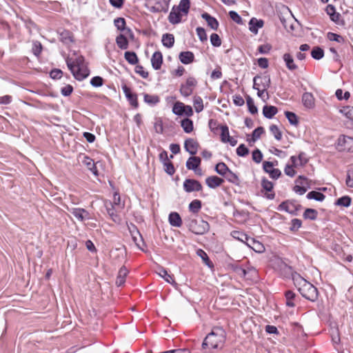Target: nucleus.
Instances as JSON below:
<instances>
[{
	"mask_svg": "<svg viewBox=\"0 0 353 353\" xmlns=\"http://www.w3.org/2000/svg\"><path fill=\"white\" fill-rule=\"evenodd\" d=\"M300 208V205H296L294 202L283 201L279 205V210H285L290 214H294Z\"/></svg>",
	"mask_w": 353,
	"mask_h": 353,
	"instance_id": "2eb2a0df",
	"label": "nucleus"
},
{
	"mask_svg": "<svg viewBox=\"0 0 353 353\" xmlns=\"http://www.w3.org/2000/svg\"><path fill=\"white\" fill-rule=\"evenodd\" d=\"M307 198L309 199H314L318 201H322L325 198V196L321 192L311 191L307 194Z\"/></svg>",
	"mask_w": 353,
	"mask_h": 353,
	"instance_id": "4c0bfd02",
	"label": "nucleus"
},
{
	"mask_svg": "<svg viewBox=\"0 0 353 353\" xmlns=\"http://www.w3.org/2000/svg\"><path fill=\"white\" fill-rule=\"evenodd\" d=\"M128 272H129L128 269L125 266H122L120 268L116 279V285L117 286L119 287L124 284L125 281V277L127 276Z\"/></svg>",
	"mask_w": 353,
	"mask_h": 353,
	"instance_id": "412c9836",
	"label": "nucleus"
},
{
	"mask_svg": "<svg viewBox=\"0 0 353 353\" xmlns=\"http://www.w3.org/2000/svg\"><path fill=\"white\" fill-rule=\"evenodd\" d=\"M105 205L108 214L110 215V216L112 218V219L114 222L119 221L120 220V219L119 218L118 215L114 212L115 210H114V205L112 204V203L110 201H108V202L106 201L105 203Z\"/></svg>",
	"mask_w": 353,
	"mask_h": 353,
	"instance_id": "cd10ccee",
	"label": "nucleus"
},
{
	"mask_svg": "<svg viewBox=\"0 0 353 353\" xmlns=\"http://www.w3.org/2000/svg\"><path fill=\"white\" fill-rule=\"evenodd\" d=\"M196 84L197 81L194 77H190L188 78L185 83L181 85V94L185 97L190 96Z\"/></svg>",
	"mask_w": 353,
	"mask_h": 353,
	"instance_id": "0eeeda50",
	"label": "nucleus"
},
{
	"mask_svg": "<svg viewBox=\"0 0 353 353\" xmlns=\"http://www.w3.org/2000/svg\"><path fill=\"white\" fill-rule=\"evenodd\" d=\"M163 165L165 167V171L170 175H172L174 172H175V170H174V165L172 164V162H170V161H168V162L166 163H163Z\"/></svg>",
	"mask_w": 353,
	"mask_h": 353,
	"instance_id": "774afa93",
	"label": "nucleus"
},
{
	"mask_svg": "<svg viewBox=\"0 0 353 353\" xmlns=\"http://www.w3.org/2000/svg\"><path fill=\"white\" fill-rule=\"evenodd\" d=\"M169 222L174 227H180L182 225V220L179 213L171 212L169 215Z\"/></svg>",
	"mask_w": 353,
	"mask_h": 353,
	"instance_id": "a878e982",
	"label": "nucleus"
},
{
	"mask_svg": "<svg viewBox=\"0 0 353 353\" xmlns=\"http://www.w3.org/2000/svg\"><path fill=\"white\" fill-rule=\"evenodd\" d=\"M270 130L276 140L280 141L282 139V132L279 129L277 125H271L270 127Z\"/></svg>",
	"mask_w": 353,
	"mask_h": 353,
	"instance_id": "864d4df0",
	"label": "nucleus"
},
{
	"mask_svg": "<svg viewBox=\"0 0 353 353\" xmlns=\"http://www.w3.org/2000/svg\"><path fill=\"white\" fill-rule=\"evenodd\" d=\"M236 154L239 157H245L249 154V150L244 144H241L236 149Z\"/></svg>",
	"mask_w": 353,
	"mask_h": 353,
	"instance_id": "680f3d73",
	"label": "nucleus"
},
{
	"mask_svg": "<svg viewBox=\"0 0 353 353\" xmlns=\"http://www.w3.org/2000/svg\"><path fill=\"white\" fill-rule=\"evenodd\" d=\"M201 17L205 19L208 25L214 30H216L219 27L218 21L213 17L210 16L208 13L204 12L201 14Z\"/></svg>",
	"mask_w": 353,
	"mask_h": 353,
	"instance_id": "4be33fe9",
	"label": "nucleus"
},
{
	"mask_svg": "<svg viewBox=\"0 0 353 353\" xmlns=\"http://www.w3.org/2000/svg\"><path fill=\"white\" fill-rule=\"evenodd\" d=\"M183 188L187 192H191L193 191L198 192L202 190V185L196 180L185 179L183 182Z\"/></svg>",
	"mask_w": 353,
	"mask_h": 353,
	"instance_id": "1a4fd4ad",
	"label": "nucleus"
},
{
	"mask_svg": "<svg viewBox=\"0 0 353 353\" xmlns=\"http://www.w3.org/2000/svg\"><path fill=\"white\" fill-rule=\"evenodd\" d=\"M253 88L259 86V88H263V90H268L270 87L271 80L269 75H256L253 79Z\"/></svg>",
	"mask_w": 353,
	"mask_h": 353,
	"instance_id": "6e6552de",
	"label": "nucleus"
},
{
	"mask_svg": "<svg viewBox=\"0 0 353 353\" xmlns=\"http://www.w3.org/2000/svg\"><path fill=\"white\" fill-rule=\"evenodd\" d=\"M134 230H130V232L132 234V239L134 242L135 243L136 245L142 251L145 252L144 249L142 248V246L140 245V242L142 243V245H144V242L143 240V238L140 234V232L137 230V228L135 226H133Z\"/></svg>",
	"mask_w": 353,
	"mask_h": 353,
	"instance_id": "aec40b11",
	"label": "nucleus"
},
{
	"mask_svg": "<svg viewBox=\"0 0 353 353\" xmlns=\"http://www.w3.org/2000/svg\"><path fill=\"white\" fill-rule=\"evenodd\" d=\"M201 208V202L199 200H194L189 205V209L193 213H197Z\"/></svg>",
	"mask_w": 353,
	"mask_h": 353,
	"instance_id": "8fccbe9b",
	"label": "nucleus"
},
{
	"mask_svg": "<svg viewBox=\"0 0 353 353\" xmlns=\"http://www.w3.org/2000/svg\"><path fill=\"white\" fill-rule=\"evenodd\" d=\"M83 163L87 166V168L96 176L98 175V171L97 167L94 164V161L90 157H85L83 160Z\"/></svg>",
	"mask_w": 353,
	"mask_h": 353,
	"instance_id": "2f4dec72",
	"label": "nucleus"
},
{
	"mask_svg": "<svg viewBox=\"0 0 353 353\" xmlns=\"http://www.w3.org/2000/svg\"><path fill=\"white\" fill-rule=\"evenodd\" d=\"M199 147V143L193 139L190 138L185 141L184 148L192 155L196 154Z\"/></svg>",
	"mask_w": 353,
	"mask_h": 353,
	"instance_id": "4468645a",
	"label": "nucleus"
},
{
	"mask_svg": "<svg viewBox=\"0 0 353 353\" xmlns=\"http://www.w3.org/2000/svg\"><path fill=\"white\" fill-rule=\"evenodd\" d=\"M196 34L201 42L206 41L208 40V37L204 28L201 27H198L196 29Z\"/></svg>",
	"mask_w": 353,
	"mask_h": 353,
	"instance_id": "052dcab7",
	"label": "nucleus"
},
{
	"mask_svg": "<svg viewBox=\"0 0 353 353\" xmlns=\"http://www.w3.org/2000/svg\"><path fill=\"white\" fill-rule=\"evenodd\" d=\"M232 236L234 238V239H236L242 242H244L245 243L248 236L247 234L241 232H239V231H233L232 233Z\"/></svg>",
	"mask_w": 353,
	"mask_h": 353,
	"instance_id": "13d9d810",
	"label": "nucleus"
},
{
	"mask_svg": "<svg viewBox=\"0 0 353 353\" xmlns=\"http://www.w3.org/2000/svg\"><path fill=\"white\" fill-rule=\"evenodd\" d=\"M193 102L196 112H200L203 110V100L200 97H194Z\"/></svg>",
	"mask_w": 353,
	"mask_h": 353,
	"instance_id": "603ef678",
	"label": "nucleus"
},
{
	"mask_svg": "<svg viewBox=\"0 0 353 353\" xmlns=\"http://www.w3.org/2000/svg\"><path fill=\"white\" fill-rule=\"evenodd\" d=\"M188 226L196 234H203L210 229L209 223L202 219H190Z\"/></svg>",
	"mask_w": 353,
	"mask_h": 353,
	"instance_id": "20e7f679",
	"label": "nucleus"
},
{
	"mask_svg": "<svg viewBox=\"0 0 353 353\" xmlns=\"http://www.w3.org/2000/svg\"><path fill=\"white\" fill-rule=\"evenodd\" d=\"M60 40L66 44L73 41L72 34L70 31L63 30L60 33Z\"/></svg>",
	"mask_w": 353,
	"mask_h": 353,
	"instance_id": "c9c22d12",
	"label": "nucleus"
},
{
	"mask_svg": "<svg viewBox=\"0 0 353 353\" xmlns=\"http://www.w3.org/2000/svg\"><path fill=\"white\" fill-rule=\"evenodd\" d=\"M210 42L214 47H219L221 45V39L220 37L216 33H212L211 34Z\"/></svg>",
	"mask_w": 353,
	"mask_h": 353,
	"instance_id": "bf43d9fd",
	"label": "nucleus"
},
{
	"mask_svg": "<svg viewBox=\"0 0 353 353\" xmlns=\"http://www.w3.org/2000/svg\"><path fill=\"white\" fill-rule=\"evenodd\" d=\"M151 63L154 70H159L163 63V56L161 52H155L151 59Z\"/></svg>",
	"mask_w": 353,
	"mask_h": 353,
	"instance_id": "a211bd4d",
	"label": "nucleus"
},
{
	"mask_svg": "<svg viewBox=\"0 0 353 353\" xmlns=\"http://www.w3.org/2000/svg\"><path fill=\"white\" fill-rule=\"evenodd\" d=\"M351 201L352 199L349 196H344L337 199L335 202V205L343 207H349L351 204Z\"/></svg>",
	"mask_w": 353,
	"mask_h": 353,
	"instance_id": "ea45409f",
	"label": "nucleus"
},
{
	"mask_svg": "<svg viewBox=\"0 0 353 353\" xmlns=\"http://www.w3.org/2000/svg\"><path fill=\"white\" fill-rule=\"evenodd\" d=\"M311 55L314 59L319 60L323 57L324 51L321 48L316 46L312 49Z\"/></svg>",
	"mask_w": 353,
	"mask_h": 353,
	"instance_id": "37998d69",
	"label": "nucleus"
},
{
	"mask_svg": "<svg viewBox=\"0 0 353 353\" xmlns=\"http://www.w3.org/2000/svg\"><path fill=\"white\" fill-rule=\"evenodd\" d=\"M124 57L126 61L131 65H135L139 61L137 54L134 52H125L124 54Z\"/></svg>",
	"mask_w": 353,
	"mask_h": 353,
	"instance_id": "72a5a7b5",
	"label": "nucleus"
},
{
	"mask_svg": "<svg viewBox=\"0 0 353 353\" xmlns=\"http://www.w3.org/2000/svg\"><path fill=\"white\" fill-rule=\"evenodd\" d=\"M116 43L121 49H127L128 47V41L122 34H119L116 39Z\"/></svg>",
	"mask_w": 353,
	"mask_h": 353,
	"instance_id": "f704fd0d",
	"label": "nucleus"
},
{
	"mask_svg": "<svg viewBox=\"0 0 353 353\" xmlns=\"http://www.w3.org/2000/svg\"><path fill=\"white\" fill-rule=\"evenodd\" d=\"M224 182V180L221 178H219L216 176H208L205 179V183L210 188H216L217 187L222 185Z\"/></svg>",
	"mask_w": 353,
	"mask_h": 353,
	"instance_id": "f3484780",
	"label": "nucleus"
},
{
	"mask_svg": "<svg viewBox=\"0 0 353 353\" xmlns=\"http://www.w3.org/2000/svg\"><path fill=\"white\" fill-rule=\"evenodd\" d=\"M159 275L163 278L165 281L169 283H171L172 285L176 286L177 283L174 281L172 276L170 275L167 270L163 269V268H161L159 269V272H158Z\"/></svg>",
	"mask_w": 353,
	"mask_h": 353,
	"instance_id": "c756f323",
	"label": "nucleus"
},
{
	"mask_svg": "<svg viewBox=\"0 0 353 353\" xmlns=\"http://www.w3.org/2000/svg\"><path fill=\"white\" fill-rule=\"evenodd\" d=\"M225 339V332L223 329L219 327H214L203 340L202 347L203 349L210 347L212 349H216L223 345Z\"/></svg>",
	"mask_w": 353,
	"mask_h": 353,
	"instance_id": "f03ea898",
	"label": "nucleus"
},
{
	"mask_svg": "<svg viewBox=\"0 0 353 353\" xmlns=\"http://www.w3.org/2000/svg\"><path fill=\"white\" fill-rule=\"evenodd\" d=\"M340 112L342 113L347 119L353 121V107L345 106L340 110Z\"/></svg>",
	"mask_w": 353,
	"mask_h": 353,
	"instance_id": "a18cd8bd",
	"label": "nucleus"
},
{
	"mask_svg": "<svg viewBox=\"0 0 353 353\" xmlns=\"http://www.w3.org/2000/svg\"><path fill=\"white\" fill-rule=\"evenodd\" d=\"M246 245L249 246L250 248H252L253 250H254L256 252H263L265 250L264 246L262 243H261L259 241H256L253 238L249 237L248 238L246 242Z\"/></svg>",
	"mask_w": 353,
	"mask_h": 353,
	"instance_id": "dca6fc26",
	"label": "nucleus"
},
{
	"mask_svg": "<svg viewBox=\"0 0 353 353\" xmlns=\"http://www.w3.org/2000/svg\"><path fill=\"white\" fill-rule=\"evenodd\" d=\"M286 305L289 307H294V303L292 301L295 297V294L290 290L285 292Z\"/></svg>",
	"mask_w": 353,
	"mask_h": 353,
	"instance_id": "5fc2aeb1",
	"label": "nucleus"
},
{
	"mask_svg": "<svg viewBox=\"0 0 353 353\" xmlns=\"http://www.w3.org/2000/svg\"><path fill=\"white\" fill-rule=\"evenodd\" d=\"M196 254L199 256H200L202 259L203 261L206 265H208V267L212 266V263L205 251H203L201 249H199L196 251Z\"/></svg>",
	"mask_w": 353,
	"mask_h": 353,
	"instance_id": "c03bdc74",
	"label": "nucleus"
},
{
	"mask_svg": "<svg viewBox=\"0 0 353 353\" xmlns=\"http://www.w3.org/2000/svg\"><path fill=\"white\" fill-rule=\"evenodd\" d=\"M103 78L101 77H99V76L93 77L90 81V84L93 87H97V88L100 87L103 85Z\"/></svg>",
	"mask_w": 353,
	"mask_h": 353,
	"instance_id": "69168bd1",
	"label": "nucleus"
},
{
	"mask_svg": "<svg viewBox=\"0 0 353 353\" xmlns=\"http://www.w3.org/2000/svg\"><path fill=\"white\" fill-rule=\"evenodd\" d=\"M170 0H147V6L151 12H166L169 8Z\"/></svg>",
	"mask_w": 353,
	"mask_h": 353,
	"instance_id": "39448f33",
	"label": "nucleus"
},
{
	"mask_svg": "<svg viewBox=\"0 0 353 353\" xmlns=\"http://www.w3.org/2000/svg\"><path fill=\"white\" fill-rule=\"evenodd\" d=\"M226 179L232 183H237L239 181L238 176L232 172L230 170L224 176Z\"/></svg>",
	"mask_w": 353,
	"mask_h": 353,
	"instance_id": "4d7b16f0",
	"label": "nucleus"
},
{
	"mask_svg": "<svg viewBox=\"0 0 353 353\" xmlns=\"http://www.w3.org/2000/svg\"><path fill=\"white\" fill-rule=\"evenodd\" d=\"M295 286L301 294L307 300L315 301L318 298L317 289L310 282L307 281L299 274L293 276Z\"/></svg>",
	"mask_w": 353,
	"mask_h": 353,
	"instance_id": "f257e3e1",
	"label": "nucleus"
},
{
	"mask_svg": "<svg viewBox=\"0 0 353 353\" xmlns=\"http://www.w3.org/2000/svg\"><path fill=\"white\" fill-rule=\"evenodd\" d=\"M263 154L259 149H256L252 152V160L256 163L261 162Z\"/></svg>",
	"mask_w": 353,
	"mask_h": 353,
	"instance_id": "0e129e2a",
	"label": "nucleus"
},
{
	"mask_svg": "<svg viewBox=\"0 0 353 353\" xmlns=\"http://www.w3.org/2000/svg\"><path fill=\"white\" fill-rule=\"evenodd\" d=\"M68 210L79 221H83L85 219H89V213L83 208H68Z\"/></svg>",
	"mask_w": 353,
	"mask_h": 353,
	"instance_id": "f8f14e48",
	"label": "nucleus"
},
{
	"mask_svg": "<svg viewBox=\"0 0 353 353\" xmlns=\"http://www.w3.org/2000/svg\"><path fill=\"white\" fill-rule=\"evenodd\" d=\"M168 20L172 24H177L181 21V15L179 12L171 11L168 16Z\"/></svg>",
	"mask_w": 353,
	"mask_h": 353,
	"instance_id": "a19ab883",
	"label": "nucleus"
},
{
	"mask_svg": "<svg viewBox=\"0 0 353 353\" xmlns=\"http://www.w3.org/2000/svg\"><path fill=\"white\" fill-rule=\"evenodd\" d=\"M144 101L150 105H155L159 102V98L156 95L144 94Z\"/></svg>",
	"mask_w": 353,
	"mask_h": 353,
	"instance_id": "49530a36",
	"label": "nucleus"
},
{
	"mask_svg": "<svg viewBox=\"0 0 353 353\" xmlns=\"http://www.w3.org/2000/svg\"><path fill=\"white\" fill-rule=\"evenodd\" d=\"M285 115L290 124L296 125L299 123L298 117L294 112L286 111L285 112Z\"/></svg>",
	"mask_w": 353,
	"mask_h": 353,
	"instance_id": "09e8293b",
	"label": "nucleus"
},
{
	"mask_svg": "<svg viewBox=\"0 0 353 353\" xmlns=\"http://www.w3.org/2000/svg\"><path fill=\"white\" fill-rule=\"evenodd\" d=\"M263 23H264L263 20H258L256 18H252L249 22L250 30L252 32L256 34L258 32L259 28H261L263 26Z\"/></svg>",
	"mask_w": 353,
	"mask_h": 353,
	"instance_id": "5701e85b",
	"label": "nucleus"
},
{
	"mask_svg": "<svg viewBox=\"0 0 353 353\" xmlns=\"http://www.w3.org/2000/svg\"><path fill=\"white\" fill-rule=\"evenodd\" d=\"M122 90L130 105L134 108H137L139 106L137 95L136 94L132 93L130 88L126 85H122Z\"/></svg>",
	"mask_w": 353,
	"mask_h": 353,
	"instance_id": "9d476101",
	"label": "nucleus"
},
{
	"mask_svg": "<svg viewBox=\"0 0 353 353\" xmlns=\"http://www.w3.org/2000/svg\"><path fill=\"white\" fill-rule=\"evenodd\" d=\"M255 90H257V95L261 98L264 101H265L269 98V94L267 92V90H263V88H260L259 86Z\"/></svg>",
	"mask_w": 353,
	"mask_h": 353,
	"instance_id": "338daca9",
	"label": "nucleus"
},
{
	"mask_svg": "<svg viewBox=\"0 0 353 353\" xmlns=\"http://www.w3.org/2000/svg\"><path fill=\"white\" fill-rule=\"evenodd\" d=\"M302 102L307 108H312L314 106V97L310 92H305L302 96Z\"/></svg>",
	"mask_w": 353,
	"mask_h": 353,
	"instance_id": "6ab92c4d",
	"label": "nucleus"
},
{
	"mask_svg": "<svg viewBox=\"0 0 353 353\" xmlns=\"http://www.w3.org/2000/svg\"><path fill=\"white\" fill-rule=\"evenodd\" d=\"M283 60L285 62L287 68L290 70H294L297 68V65L294 63V59L291 54L289 53H285L283 54Z\"/></svg>",
	"mask_w": 353,
	"mask_h": 353,
	"instance_id": "c85d7f7f",
	"label": "nucleus"
},
{
	"mask_svg": "<svg viewBox=\"0 0 353 353\" xmlns=\"http://www.w3.org/2000/svg\"><path fill=\"white\" fill-rule=\"evenodd\" d=\"M230 170L225 163L220 162L215 166V171L221 176H225L227 172Z\"/></svg>",
	"mask_w": 353,
	"mask_h": 353,
	"instance_id": "58836bf2",
	"label": "nucleus"
},
{
	"mask_svg": "<svg viewBox=\"0 0 353 353\" xmlns=\"http://www.w3.org/2000/svg\"><path fill=\"white\" fill-rule=\"evenodd\" d=\"M181 125L186 133H190L193 130V122L188 118L183 119Z\"/></svg>",
	"mask_w": 353,
	"mask_h": 353,
	"instance_id": "473e14b6",
	"label": "nucleus"
},
{
	"mask_svg": "<svg viewBox=\"0 0 353 353\" xmlns=\"http://www.w3.org/2000/svg\"><path fill=\"white\" fill-rule=\"evenodd\" d=\"M277 112V108L273 105H265L263 108V114L268 119L272 118Z\"/></svg>",
	"mask_w": 353,
	"mask_h": 353,
	"instance_id": "bb28decb",
	"label": "nucleus"
},
{
	"mask_svg": "<svg viewBox=\"0 0 353 353\" xmlns=\"http://www.w3.org/2000/svg\"><path fill=\"white\" fill-rule=\"evenodd\" d=\"M66 63L69 70L77 80L81 81L89 75V70L85 66L84 58L82 56L78 57L74 60L68 58Z\"/></svg>",
	"mask_w": 353,
	"mask_h": 353,
	"instance_id": "7ed1b4c3",
	"label": "nucleus"
},
{
	"mask_svg": "<svg viewBox=\"0 0 353 353\" xmlns=\"http://www.w3.org/2000/svg\"><path fill=\"white\" fill-rule=\"evenodd\" d=\"M318 212L314 209L307 208L303 213V217L305 219L315 220L317 218Z\"/></svg>",
	"mask_w": 353,
	"mask_h": 353,
	"instance_id": "79ce46f5",
	"label": "nucleus"
},
{
	"mask_svg": "<svg viewBox=\"0 0 353 353\" xmlns=\"http://www.w3.org/2000/svg\"><path fill=\"white\" fill-rule=\"evenodd\" d=\"M261 186L263 190L266 192L265 197L268 199H273L275 196V194L272 192L274 184L267 179L263 178L261 180Z\"/></svg>",
	"mask_w": 353,
	"mask_h": 353,
	"instance_id": "9b49d317",
	"label": "nucleus"
},
{
	"mask_svg": "<svg viewBox=\"0 0 353 353\" xmlns=\"http://www.w3.org/2000/svg\"><path fill=\"white\" fill-rule=\"evenodd\" d=\"M185 110V105L181 102H176L174 104L172 112L176 115H183Z\"/></svg>",
	"mask_w": 353,
	"mask_h": 353,
	"instance_id": "e433bc0d",
	"label": "nucleus"
},
{
	"mask_svg": "<svg viewBox=\"0 0 353 353\" xmlns=\"http://www.w3.org/2000/svg\"><path fill=\"white\" fill-rule=\"evenodd\" d=\"M201 162V160L199 157H191L186 161L185 165L188 170H193L194 169H196L198 167H199Z\"/></svg>",
	"mask_w": 353,
	"mask_h": 353,
	"instance_id": "b1692460",
	"label": "nucleus"
},
{
	"mask_svg": "<svg viewBox=\"0 0 353 353\" xmlns=\"http://www.w3.org/2000/svg\"><path fill=\"white\" fill-rule=\"evenodd\" d=\"M246 102H247V105H248L250 112L252 114L257 113V112H258L257 108L255 106L253 99L249 95H247V97H246Z\"/></svg>",
	"mask_w": 353,
	"mask_h": 353,
	"instance_id": "de8ad7c7",
	"label": "nucleus"
},
{
	"mask_svg": "<svg viewBox=\"0 0 353 353\" xmlns=\"http://www.w3.org/2000/svg\"><path fill=\"white\" fill-rule=\"evenodd\" d=\"M273 163L270 161H264L263 168L265 172L268 173L273 179H277L281 174L280 170L277 168L268 169V167H273Z\"/></svg>",
	"mask_w": 353,
	"mask_h": 353,
	"instance_id": "ddd939ff",
	"label": "nucleus"
},
{
	"mask_svg": "<svg viewBox=\"0 0 353 353\" xmlns=\"http://www.w3.org/2000/svg\"><path fill=\"white\" fill-rule=\"evenodd\" d=\"M220 129L221 130V141L224 143H226L227 138L228 137H230L228 127L225 125H221Z\"/></svg>",
	"mask_w": 353,
	"mask_h": 353,
	"instance_id": "e2e57ef3",
	"label": "nucleus"
},
{
	"mask_svg": "<svg viewBox=\"0 0 353 353\" xmlns=\"http://www.w3.org/2000/svg\"><path fill=\"white\" fill-rule=\"evenodd\" d=\"M114 23L118 30L121 31L125 30V21L124 18L119 17L115 19Z\"/></svg>",
	"mask_w": 353,
	"mask_h": 353,
	"instance_id": "6e6d98bb",
	"label": "nucleus"
},
{
	"mask_svg": "<svg viewBox=\"0 0 353 353\" xmlns=\"http://www.w3.org/2000/svg\"><path fill=\"white\" fill-rule=\"evenodd\" d=\"M190 6V0H181L179 5V10L185 14H188Z\"/></svg>",
	"mask_w": 353,
	"mask_h": 353,
	"instance_id": "3c124183",
	"label": "nucleus"
},
{
	"mask_svg": "<svg viewBox=\"0 0 353 353\" xmlns=\"http://www.w3.org/2000/svg\"><path fill=\"white\" fill-rule=\"evenodd\" d=\"M194 54L190 51L181 52L179 54V59L183 64H189L194 61Z\"/></svg>",
	"mask_w": 353,
	"mask_h": 353,
	"instance_id": "393cba45",
	"label": "nucleus"
},
{
	"mask_svg": "<svg viewBox=\"0 0 353 353\" xmlns=\"http://www.w3.org/2000/svg\"><path fill=\"white\" fill-rule=\"evenodd\" d=\"M162 43L163 45L167 48H171L173 46L174 43V37L172 34H165L162 37Z\"/></svg>",
	"mask_w": 353,
	"mask_h": 353,
	"instance_id": "7c9ffc66",
	"label": "nucleus"
},
{
	"mask_svg": "<svg viewBox=\"0 0 353 353\" xmlns=\"http://www.w3.org/2000/svg\"><path fill=\"white\" fill-rule=\"evenodd\" d=\"M337 148L339 151L353 152V138L342 135L338 139Z\"/></svg>",
	"mask_w": 353,
	"mask_h": 353,
	"instance_id": "423d86ee",
	"label": "nucleus"
}]
</instances>
